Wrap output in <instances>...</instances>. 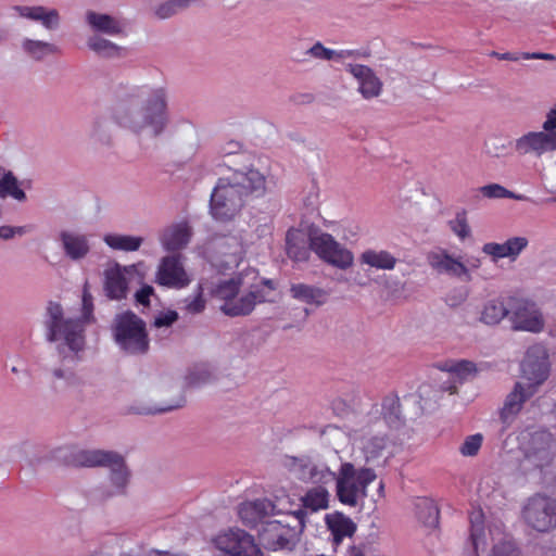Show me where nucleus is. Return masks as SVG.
Masks as SVG:
<instances>
[{"mask_svg": "<svg viewBox=\"0 0 556 556\" xmlns=\"http://www.w3.org/2000/svg\"><path fill=\"white\" fill-rule=\"evenodd\" d=\"M463 301H465V295L463 293H460L458 295V298H451V296H448L446 299L447 304L451 305V306H456L457 304L462 303Z\"/></svg>", "mask_w": 556, "mask_h": 556, "instance_id": "69168bd1", "label": "nucleus"}, {"mask_svg": "<svg viewBox=\"0 0 556 556\" xmlns=\"http://www.w3.org/2000/svg\"><path fill=\"white\" fill-rule=\"evenodd\" d=\"M88 47L97 54L104 58L121 56L124 51L122 47H118L110 40L99 36H93L89 38Z\"/></svg>", "mask_w": 556, "mask_h": 556, "instance_id": "72a5a7b5", "label": "nucleus"}, {"mask_svg": "<svg viewBox=\"0 0 556 556\" xmlns=\"http://www.w3.org/2000/svg\"><path fill=\"white\" fill-rule=\"evenodd\" d=\"M179 318L178 313L173 309H167L165 312H160L153 320V326L155 328L170 327L175 321Z\"/></svg>", "mask_w": 556, "mask_h": 556, "instance_id": "3c124183", "label": "nucleus"}, {"mask_svg": "<svg viewBox=\"0 0 556 556\" xmlns=\"http://www.w3.org/2000/svg\"><path fill=\"white\" fill-rule=\"evenodd\" d=\"M153 294H154L153 287L146 285L135 293V300L140 305L149 306L150 298Z\"/></svg>", "mask_w": 556, "mask_h": 556, "instance_id": "5fc2aeb1", "label": "nucleus"}, {"mask_svg": "<svg viewBox=\"0 0 556 556\" xmlns=\"http://www.w3.org/2000/svg\"><path fill=\"white\" fill-rule=\"evenodd\" d=\"M386 446V437H372L368 439L363 447L366 459L370 460L380 457Z\"/></svg>", "mask_w": 556, "mask_h": 556, "instance_id": "c03bdc74", "label": "nucleus"}, {"mask_svg": "<svg viewBox=\"0 0 556 556\" xmlns=\"http://www.w3.org/2000/svg\"><path fill=\"white\" fill-rule=\"evenodd\" d=\"M376 478L377 475L371 468H355L352 463H343L336 476V493L339 502L356 507L367 497V488Z\"/></svg>", "mask_w": 556, "mask_h": 556, "instance_id": "20e7f679", "label": "nucleus"}, {"mask_svg": "<svg viewBox=\"0 0 556 556\" xmlns=\"http://www.w3.org/2000/svg\"><path fill=\"white\" fill-rule=\"evenodd\" d=\"M520 372L526 386L538 393L551 374L549 356L544 345L534 344L527 350Z\"/></svg>", "mask_w": 556, "mask_h": 556, "instance_id": "423d86ee", "label": "nucleus"}, {"mask_svg": "<svg viewBox=\"0 0 556 556\" xmlns=\"http://www.w3.org/2000/svg\"><path fill=\"white\" fill-rule=\"evenodd\" d=\"M312 249L309 247V236L301 229L290 228L286 235V252L287 255L295 261H306Z\"/></svg>", "mask_w": 556, "mask_h": 556, "instance_id": "6ab92c4d", "label": "nucleus"}, {"mask_svg": "<svg viewBox=\"0 0 556 556\" xmlns=\"http://www.w3.org/2000/svg\"><path fill=\"white\" fill-rule=\"evenodd\" d=\"M483 443V435L476 433L468 435L459 446V453L465 457L476 456Z\"/></svg>", "mask_w": 556, "mask_h": 556, "instance_id": "de8ad7c7", "label": "nucleus"}, {"mask_svg": "<svg viewBox=\"0 0 556 556\" xmlns=\"http://www.w3.org/2000/svg\"><path fill=\"white\" fill-rule=\"evenodd\" d=\"M47 313L50 317L48 340L55 341L63 338L72 351H81L85 345L83 321L80 319L64 320L62 306L54 302L49 303Z\"/></svg>", "mask_w": 556, "mask_h": 556, "instance_id": "39448f33", "label": "nucleus"}, {"mask_svg": "<svg viewBox=\"0 0 556 556\" xmlns=\"http://www.w3.org/2000/svg\"><path fill=\"white\" fill-rule=\"evenodd\" d=\"M556 150V131L528 132L515 142V151L519 154L534 153L542 155Z\"/></svg>", "mask_w": 556, "mask_h": 556, "instance_id": "ddd939ff", "label": "nucleus"}, {"mask_svg": "<svg viewBox=\"0 0 556 556\" xmlns=\"http://www.w3.org/2000/svg\"><path fill=\"white\" fill-rule=\"evenodd\" d=\"M240 280L231 278L219 282L213 293L217 299L223 300L224 304H227L233 302L240 291Z\"/></svg>", "mask_w": 556, "mask_h": 556, "instance_id": "c9c22d12", "label": "nucleus"}, {"mask_svg": "<svg viewBox=\"0 0 556 556\" xmlns=\"http://www.w3.org/2000/svg\"><path fill=\"white\" fill-rule=\"evenodd\" d=\"M535 394L536 392L527 387L523 381L515 382L500 408V420L505 425H510L521 413L525 404Z\"/></svg>", "mask_w": 556, "mask_h": 556, "instance_id": "f8f14e48", "label": "nucleus"}, {"mask_svg": "<svg viewBox=\"0 0 556 556\" xmlns=\"http://www.w3.org/2000/svg\"><path fill=\"white\" fill-rule=\"evenodd\" d=\"M239 516L248 527H254L263 517L262 504L258 502H247L240 505Z\"/></svg>", "mask_w": 556, "mask_h": 556, "instance_id": "e433bc0d", "label": "nucleus"}, {"mask_svg": "<svg viewBox=\"0 0 556 556\" xmlns=\"http://www.w3.org/2000/svg\"><path fill=\"white\" fill-rule=\"evenodd\" d=\"M553 445V437L546 431H536L531 434L528 446L526 447V457L538 467L547 465L551 457V450Z\"/></svg>", "mask_w": 556, "mask_h": 556, "instance_id": "2eb2a0df", "label": "nucleus"}, {"mask_svg": "<svg viewBox=\"0 0 556 556\" xmlns=\"http://www.w3.org/2000/svg\"><path fill=\"white\" fill-rule=\"evenodd\" d=\"M65 254L72 260L85 257L89 250V242L85 235L62 231L60 235Z\"/></svg>", "mask_w": 556, "mask_h": 556, "instance_id": "393cba45", "label": "nucleus"}, {"mask_svg": "<svg viewBox=\"0 0 556 556\" xmlns=\"http://www.w3.org/2000/svg\"><path fill=\"white\" fill-rule=\"evenodd\" d=\"M23 47L25 51L36 60H41L48 54L58 52L56 46L38 40H25Z\"/></svg>", "mask_w": 556, "mask_h": 556, "instance_id": "4c0bfd02", "label": "nucleus"}, {"mask_svg": "<svg viewBox=\"0 0 556 556\" xmlns=\"http://www.w3.org/2000/svg\"><path fill=\"white\" fill-rule=\"evenodd\" d=\"M290 293L293 299L308 305L321 306L329 299V291L306 283H293L290 287Z\"/></svg>", "mask_w": 556, "mask_h": 556, "instance_id": "4be33fe9", "label": "nucleus"}, {"mask_svg": "<svg viewBox=\"0 0 556 556\" xmlns=\"http://www.w3.org/2000/svg\"><path fill=\"white\" fill-rule=\"evenodd\" d=\"M313 58L320 60L336 59V51L324 47L320 42H316L308 51Z\"/></svg>", "mask_w": 556, "mask_h": 556, "instance_id": "864d4df0", "label": "nucleus"}, {"mask_svg": "<svg viewBox=\"0 0 556 556\" xmlns=\"http://www.w3.org/2000/svg\"><path fill=\"white\" fill-rule=\"evenodd\" d=\"M104 241L110 248L114 250L130 252L137 251L140 248L142 238L126 235H106L104 237Z\"/></svg>", "mask_w": 556, "mask_h": 556, "instance_id": "473e14b6", "label": "nucleus"}, {"mask_svg": "<svg viewBox=\"0 0 556 556\" xmlns=\"http://www.w3.org/2000/svg\"><path fill=\"white\" fill-rule=\"evenodd\" d=\"M348 71L357 79L358 90L364 98L370 99L380 94L382 84L370 67L363 64H350Z\"/></svg>", "mask_w": 556, "mask_h": 556, "instance_id": "dca6fc26", "label": "nucleus"}, {"mask_svg": "<svg viewBox=\"0 0 556 556\" xmlns=\"http://www.w3.org/2000/svg\"><path fill=\"white\" fill-rule=\"evenodd\" d=\"M327 525L336 544L341 543L344 538L352 536L356 530L355 523L341 514L327 518Z\"/></svg>", "mask_w": 556, "mask_h": 556, "instance_id": "c85d7f7f", "label": "nucleus"}, {"mask_svg": "<svg viewBox=\"0 0 556 556\" xmlns=\"http://www.w3.org/2000/svg\"><path fill=\"white\" fill-rule=\"evenodd\" d=\"M266 301V295L262 290L255 288L240 298H235L233 302H228L220 306L222 312L227 316H245L252 313L257 303Z\"/></svg>", "mask_w": 556, "mask_h": 556, "instance_id": "f3484780", "label": "nucleus"}, {"mask_svg": "<svg viewBox=\"0 0 556 556\" xmlns=\"http://www.w3.org/2000/svg\"><path fill=\"white\" fill-rule=\"evenodd\" d=\"M509 307L511 312L513 328L515 330L541 332L544 328V320L536 304L530 300L510 298Z\"/></svg>", "mask_w": 556, "mask_h": 556, "instance_id": "9d476101", "label": "nucleus"}, {"mask_svg": "<svg viewBox=\"0 0 556 556\" xmlns=\"http://www.w3.org/2000/svg\"><path fill=\"white\" fill-rule=\"evenodd\" d=\"M451 230L460 239L465 240L470 236V227L467 219V212L462 210L456 213L454 219L448 222Z\"/></svg>", "mask_w": 556, "mask_h": 556, "instance_id": "37998d69", "label": "nucleus"}, {"mask_svg": "<svg viewBox=\"0 0 556 556\" xmlns=\"http://www.w3.org/2000/svg\"><path fill=\"white\" fill-rule=\"evenodd\" d=\"M359 262L370 267L384 270H391L396 265V258L384 250H366L361 254Z\"/></svg>", "mask_w": 556, "mask_h": 556, "instance_id": "bb28decb", "label": "nucleus"}, {"mask_svg": "<svg viewBox=\"0 0 556 556\" xmlns=\"http://www.w3.org/2000/svg\"><path fill=\"white\" fill-rule=\"evenodd\" d=\"M494 56H496L500 60H507V61H517L518 56L514 55L513 53L506 52V53H492Z\"/></svg>", "mask_w": 556, "mask_h": 556, "instance_id": "0e129e2a", "label": "nucleus"}, {"mask_svg": "<svg viewBox=\"0 0 556 556\" xmlns=\"http://www.w3.org/2000/svg\"><path fill=\"white\" fill-rule=\"evenodd\" d=\"M470 541L473 547V556H478V547L480 542L484 544V528L482 521V514L478 513L476 517H470Z\"/></svg>", "mask_w": 556, "mask_h": 556, "instance_id": "a19ab883", "label": "nucleus"}, {"mask_svg": "<svg viewBox=\"0 0 556 556\" xmlns=\"http://www.w3.org/2000/svg\"><path fill=\"white\" fill-rule=\"evenodd\" d=\"M191 231L186 224H177L164 230L161 242L166 251H177L186 247Z\"/></svg>", "mask_w": 556, "mask_h": 556, "instance_id": "b1692460", "label": "nucleus"}, {"mask_svg": "<svg viewBox=\"0 0 556 556\" xmlns=\"http://www.w3.org/2000/svg\"><path fill=\"white\" fill-rule=\"evenodd\" d=\"M509 314L507 306L497 300L488 302L481 313V321L486 325H496Z\"/></svg>", "mask_w": 556, "mask_h": 556, "instance_id": "2f4dec72", "label": "nucleus"}, {"mask_svg": "<svg viewBox=\"0 0 556 556\" xmlns=\"http://www.w3.org/2000/svg\"><path fill=\"white\" fill-rule=\"evenodd\" d=\"M265 177L256 169L235 170L230 177L219 178L210 201V212L214 219L229 222L241 211L244 198L265 191Z\"/></svg>", "mask_w": 556, "mask_h": 556, "instance_id": "f257e3e1", "label": "nucleus"}, {"mask_svg": "<svg viewBox=\"0 0 556 556\" xmlns=\"http://www.w3.org/2000/svg\"><path fill=\"white\" fill-rule=\"evenodd\" d=\"M446 370L454 374L459 380H465L477 371L475 363L470 361H458L446 364Z\"/></svg>", "mask_w": 556, "mask_h": 556, "instance_id": "a18cd8bd", "label": "nucleus"}, {"mask_svg": "<svg viewBox=\"0 0 556 556\" xmlns=\"http://www.w3.org/2000/svg\"><path fill=\"white\" fill-rule=\"evenodd\" d=\"M186 403V399L184 396H180L175 403L167 404L161 407H154V408H142L138 410L139 414H146V415H154L160 413H166L179 407H182Z\"/></svg>", "mask_w": 556, "mask_h": 556, "instance_id": "603ef678", "label": "nucleus"}, {"mask_svg": "<svg viewBox=\"0 0 556 556\" xmlns=\"http://www.w3.org/2000/svg\"><path fill=\"white\" fill-rule=\"evenodd\" d=\"M368 53H361L357 50H341L336 51V59H344L350 56H368Z\"/></svg>", "mask_w": 556, "mask_h": 556, "instance_id": "bf43d9fd", "label": "nucleus"}, {"mask_svg": "<svg viewBox=\"0 0 556 556\" xmlns=\"http://www.w3.org/2000/svg\"><path fill=\"white\" fill-rule=\"evenodd\" d=\"M263 285L266 286L269 290H275V285L273 282V280L270 279H264L263 281Z\"/></svg>", "mask_w": 556, "mask_h": 556, "instance_id": "774afa93", "label": "nucleus"}, {"mask_svg": "<svg viewBox=\"0 0 556 556\" xmlns=\"http://www.w3.org/2000/svg\"><path fill=\"white\" fill-rule=\"evenodd\" d=\"M144 125L153 129L156 136L161 134L166 125V97L163 89H156L152 92L143 108Z\"/></svg>", "mask_w": 556, "mask_h": 556, "instance_id": "4468645a", "label": "nucleus"}, {"mask_svg": "<svg viewBox=\"0 0 556 556\" xmlns=\"http://www.w3.org/2000/svg\"><path fill=\"white\" fill-rule=\"evenodd\" d=\"M528 245V240L523 237H514L504 243L489 242L482 247V251L492 256L494 261L504 257L515 260L520 252Z\"/></svg>", "mask_w": 556, "mask_h": 556, "instance_id": "aec40b11", "label": "nucleus"}, {"mask_svg": "<svg viewBox=\"0 0 556 556\" xmlns=\"http://www.w3.org/2000/svg\"><path fill=\"white\" fill-rule=\"evenodd\" d=\"M216 547L230 556H263L254 538L241 529H229L217 535Z\"/></svg>", "mask_w": 556, "mask_h": 556, "instance_id": "1a4fd4ad", "label": "nucleus"}, {"mask_svg": "<svg viewBox=\"0 0 556 556\" xmlns=\"http://www.w3.org/2000/svg\"><path fill=\"white\" fill-rule=\"evenodd\" d=\"M490 556H521V552L513 541H502L495 544Z\"/></svg>", "mask_w": 556, "mask_h": 556, "instance_id": "8fccbe9b", "label": "nucleus"}, {"mask_svg": "<svg viewBox=\"0 0 556 556\" xmlns=\"http://www.w3.org/2000/svg\"><path fill=\"white\" fill-rule=\"evenodd\" d=\"M125 273L126 268L123 269L118 265L105 270L104 290L108 298L112 300H122L126 298L128 282Z\"/></svg>", "mask_w": 556, "mask_h": 556, "instance_id": "5701e85b", "label": "nucleus"}, {"mask_svg": "<svg viewBox=\"0 0 556 556\" xmlns=\"http://www.w3.org/2000/svg\"><path fill=\"white\" fill-rule=\"evenodd\" d=\"M66 464L75 467H109L111 482L116 488L114 494H123L128 483L129 472L123 456L115 452L101 450L73 451L66 457ZM113 493L108 494V496Z\"/></svg>", "mask_w": 556, "mask_h": 556, "instance_id": "7ed1b4c3", "label": "nucleus"}, {"mask_svg": "<svg viewBox=\"0 0 556 556\" xmlns=\"http://www.w3.org/2000/svg\"><path fill=\"white\" fill-rule=\"evenodd\" d=\"M400 399L394 394H389L382 400V415L386 419H392L399 417L400 412Z\"/></svg>", "mask_w": 556, "mask_h": 556, "instance_id": "09e8293b", "label": "nucleus"}, {"mask_svg": "<svg viewBox=\"0 0 556 556\" xmlns=\"http://www.w3.org/2000/svg\"><path fill=\"white\" fill-rule=\"evenodd\" d=\"M147 556H188L182 553H170L168 551H160V549H151L148 552Z\"/></svg>", "mask_w": 556, "mask_h": 556, "instance_id": "680f3d73", "label": "nucleus"}, {"mask_svg": "<svg viewBox=\"0 0 556 556\" xmlns=\"http://www.w3.org/2000/svg\"><path fill=\"white\" fill-rule=\"evenodd\" d=\"M309 247L320 260L334 267L346 269L353 264V253L340 244L330 233H311Z\"/></svg>", "mask_w": 556, "mask_h": 556, "instance_id": "6e6552de", "label": "nucleus"}, {"mask_svg": "<svg viewBox=\"0 0 556 556\" xmlns=\"http://www.w3.org/2000/svg\"><path fill=\"white\" fill-rule=\"evenodd\" d=\"M17 10L21 16L40 21L48 29H53L59 24V13L56 10L47 11L43 7H18Z\"/></svg>", "mask_w": 556, "mask_h": 556, "instance_id": "cd10ccee", "label": "nucleus"}, {"mask_svg": "<svg viewBox=\"0 0 556 556\" xmlns=\"http://www.w3.org/2000/svg\"><path fill=\"white\" fill-rule=\"evenodd\" d=\"M191 0H169L155 10V15L160 18H168L189 5Z\"/></svg>", "mask_w": 556, "mask_h": 556, "instance_id": "49530a36", "label": "nucleus"}, {"mask_svg": "<svg viewBox=\"0 0 556 556\" xmlns=\"http://www.w3.org/2000/svg\"><path fill=\"white\" fill-rule=\"evenodd\" d=\"M155 281L160 286L173 289L186 288L191 282L180 255H168L162 258L156 271Z\"/></svg>", "mask_w": 556, "mask_h": 556, "instance_id": "9b49d317", "label": "nucleus"}, {"mask_svg": "<svg viewBox=\"0 0 556 556\" xmlns=\"http://www.w3.org/2000/svg\"><path fill=\"white\" fill-rule=\"evenodd\" d=\"M184 309L190 315L201 314L206 307V300L204 298V289L202 285L197 287L193 295L187 296L184 300Z\"/></svg>", "mask_w": 556, "mask_h": 556, "instance_id": "ea45409f", "label": "nucleus"}, {"mask_svg": "<svg viewBox=\"0 0 556 556\" xmlns=\"http://www.w3.org/2000/svg\"><path fill=\"white\" fill-rule=\"evenodd\" d=\"M112 333L119 350L127 355H144L150 350L147 324L132 311H126L115 316Z\"/></svg>", "mask_w": 556, "mask_h": 556, "instance_id": "f03ea898", "label": "nucleus"}, {"mask_svg": "<svg viewBox=\"0 0 556 556\" xmlns=\"http://www.w3.org/2000/svg\"><path fill=\"white\" fill-rule=\"evenodd\" d=\"M93 311V303H92V296L88 292V290L85 288L83 292V316L85 319H89L92 315Z\"/></svg>", "mask_w": 556, "mask_h": 556, "instance_id": "4d7b16f0", "label": "nucleus"}, {"mask_svg": "<svg viewBox=\"0 0 556 556\" xmlns=\"http://www.w3.org/2000/svg\"><path fill=\"white\" fill-rule=\"evenodd\" d=\"M298 478L312 483H328L336 479V473L325 465L318 466L312 463H306L301 465Z\"/></svg>", "mask_w": 556, "mask_h": 556, "instance_id": "a878e982", "label": "nucleus"}, {"mask_svg": "<svg viewBox=\"0 0 556 556\" xmlns=\"http://www.w3.org/2000/svg\"><path fill=\"white\" fill-rule=\"evenodd\" d=\"M525 522L539 532H547L556 527V500L543 494L529 497L522 508Z\"/></svg>", "mask_w": 556, "mask_h": 556, "instance_id": "0eeeda50", "label": "nucleus"}, {"mask_svg": "<svg viewBox=\"0 0 556 556\" xmlns=\"http://www.w3.org/2000/svg\"><path fill=\"white\" fill-rule=\"evenodd\" d=\"M428 263L439 274H447L454 277L468 274L467 267L445 251L429 253Z\"/></svg>", "mask_w": 556, "mask_h": 556, "instance_id": "412c9836", "label": "nucleus"}, {"mask_svg": "<svg viewBox=\"0 0 556 556\" xmlns=\"http://www.w3.org/2000/svg\"><path fill=\"white\" fill-rule=\"evenodd\" d=\"M88 24L98 31L109 35H117L122 33V27L114 17L108 14H99L92 11L87 12Z\"/></svg>", "mask_w": 556, "mask_h": 556, "instance_id": "c756f323", "label": "nucleus"}, {"mask_svg": "<svg viewBox=\"0 0 556 556\" xmlns=\"http://www.w3.org/2000/svg\"><path fill=\"white\" fill-rule=\"evenodd\" d=\"M417 508L418 518L426 526H435L438 523L439 509L437 508L432 501L428 498H421L417 504Z\"/></svg>", "mask_w": 556, "mask_h": 556, "instance_id": "58836bf2", "label": "nucleus"}, {"mask_svg": "<svg viewBox=\"0 0 556 556\" xmlns=\"http://www.w3.org/2000/svg\"><path fill=\"white\" fill-rule=\"evenodd\" d=\"M14 237V230L11 226H1L0 227V238L8 240Z\"/></svg>", "mask_w": 556, "mask_h": 556, "instance_id": "e2e57ef3", "label": "nucleus"}, {"mask_svg": "<svg viewBox=\"0 0 556 556\" xmlns=\"http://www.w3.org/2000/svg\"><path fill=\"white\" fill-rule=\"evenodd\" d=\"M289 529L277 520L266 522L260 531V542L270 551L283 549L289 545Z\"/></svg>", "mask_w": 556, "mask_h": 556, "instance_id": "a211bd4d", "label": "nucleus"}, {"mask_svg": "<svg viewBox=\"0 0 556 556\" xmlns=\"http://www.w3.org/2000/svg\"><path fill=\"white\" fill-rule=\"evenodd\" d=\"M210 378H211V374L207 370L192 372L188 376V384L190 387H198L202 383L208 382Z\"/></svg>", "mask_w": 556, "mask_h": 556, "instance_id": "6e6d98bb", "label": "nucleus"}, {"mask_svg": "<svg viewBox=\"0 0 556 556\" xmlns=\"http://www.w3.org/2000/svg\"><path fill=\"white\" fill-rule=\"evenodd\" d=\"M329 503V492L321 485L309 489L302 497V504L312 511L326 509Z\"/></svg>", "mask_w": 556, "mask_h": 556, "instance_id": "7c9ffc66", "label": "nucleus"}, {"mask_svg": "<svg viewBox=\"0 0 556 556\" xmlns=\"http://www.w3.org/2000/svg\"><path fill=\"white\" fill-rule=\"evenodd\" d=\"M30 229H31V227H30V226H18V227H13L14 236H15V235L22 236V235L26 233L27 231H29Z\"/></svg>", "mask_w": 556, "mask_h": 556, "instance_id": "338daca9", "label": "nucleus"}, {"mask_svg": "<svg viewBox=\"0 0 556 556\" xmlns=\"http://www.w3.org/2000/svg\"><path fill=\"white\" fill-rule=\"evenodd\" d=\"M523 59L555 60V55L551 53H523Z\"/></svg>", "mask_w": 556, "mask_h": 556, "instance_id": "052dcab7", "label": "nucleus"}, {"mask_svg": "<svg viewBox=\"0 0 556 556\" xmlns=\"http://www.w3.org/2000/svg\"><path fill=\"white\" fill-rule=\"evenodd\" d=\"M12 197L18 201L26 199L25 192L18 187L17 179L11 172L0 179V198Z\"/></svg>", "mask_w": 556, "mask_h": 556, "instance_id": "f704fd0d", "label": "nucleus"}, {"mask_svg": "<svg viewBox=\"0 0 556 556\" xmlns=\"http://www.w3.org/2000/svg\"><path fill=\"white\" fill-rule=\"evenodd\" d=\"M543 128L546 132L556 131V110L549 111L543 124Z\"/></svg>", "mask_w": 556, "mask_h": 556, "instance_id": "13d9d810", "label": "nucleus"}, {"mask_svg": "<svg viewBox=\"0 0 556 556\" xmlns=\"http://www.w3.org/2000/svg\"><path fill=\"white\" fill-rule=\"evenodd\" d=\"M481 193L485 198L490 199H515V200H523V195L515 194L514 192L507 190L505 187L498 184H490L481 187Z\"/></svg>", "mask_w": 556, "mask_h": 556, "instance_id": "79ce46f5", "label": "nucleus"}]
</instances>
